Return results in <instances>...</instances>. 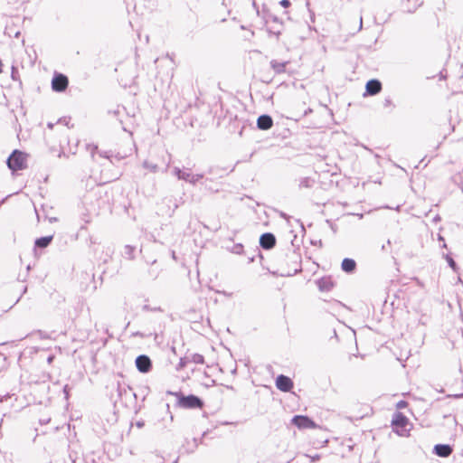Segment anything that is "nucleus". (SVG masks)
<instances>
[{"label": "nucleus", "mask_w": 463, "mask_h": 463, "mask_svg": "<svg viewBox=\"0 0 463 463\" xmlns=\"http://www.w3.org/2000/svg\"><path fill=\"white\" fill-rule=\"evenodd\" d=\"M52 360H53V356H50V357L48 358V363H49V364H51Z\"/></svg>", "instance_id": "7c9ffc66"}, {"label": "nucleus", "mask_w": 463, "mask_h": 463, "mask_svg": "<svg viewBox=\"0 0 463 463\" xmlns=\"http://www.w3.org/2000/svg\"><path fill=\"white\" fill-rule=\"evenodd\" d=\"M203 177V175H202V174H192L190 180L188 182L192 184H195Z\"/></svg>", "instance_id": "a211bd4d"}, {"label": "nucleus", "mask_w": 463, "mask_h": 463, "mask_svg": "<svg viewBox=\"0 0 463 463\" xmlns=\"http://www.w3.org/2000/svg\"><path fill=\"white\" fill-rule=\"evenodd\" d=\"M287 63V61L281 62L277 60H272L270 61V66L276 73H281L285 71Z\"/></svg>", "instance_id": "4468645a"}, {"label": "nucleus", "mask_w": 463, "mask_h": 463, "mask_svg": "<svg viewBox=\"0 0 463 463\" xmlns=\"http://www.w3.org/2000/svg\"><path fill=\"white\" fill-rule=\"evenodd\" d=\"M273 22H274L275 24H278L279 25V27H281V26H282V24L279 21V19H278L277 17H274V18H273Z\"/></svg>", "instance_id": "c85d7f7f"}, {"label": "nucleus", "mask_w": 463, "mask_h": 463, "mask_svg": "<svg viewBox=\"0 0 463 463\" xmlns=\"http://www.w3.org/2000/svg\"><path fill=\"white\" fill-rule=\"evenodd\" d=\"M407 406V402L405 401H401L396 404L397 409H403Z\"/></svg>", "instance_id": "393cba45"}, {"label": "nucleus", "mask_w": 463, "mask_h": 463, "mask_svg": "<svg viewBox=\"0 0 463 463\" xmlns=\"http://www.w3.org/2000/svg\"><path fill=\"white\" fill-rule=\"evenodd\" d=\"M273 125V120L269 115H261L257 119V126L261 130H268Z\"/></svg>", "instance_id": "1a4fd4ad"}, {"label": "nucleus", "mask_w": 463, "mask_h": 463, "mask_svg": "<svg viewBox=\"0 0 463 463\" xmlns=\"http://www.w3.org/2000/svg\"><path fill=\"white\" fill-rule=\"evenodd\" d=\"M135 335H138V336L143 337V334H142V333H139V332L136 333V334H135Z\"/></svg>", "instance_id": "2f4dec72"}, {"label": "nucleus", "mask_w": 463, "mask_h": 463, "mask_svg": "<svg viewBox=\"0 0 463 463\" xmlns=\"http://www.w3.org/2000/svg\"><path fill=\"white\" fill-rule=\"evenodd\" d=\"M48 127H49V128H52V123H49V124H48Z\"/></svg>", "instance_id": "72a5a7b5"}, {"label": "nucleus", "mask_w": 463, "mask_h": 463, "mask_svg": "<svg viewBox=\"0 0 463 463\" xmlns=\"http://www.w3.org/2000/svg\"><path fill=\"white\" fill-rule=\"evenodd\" d=\"M319 458H320V457H319L318 455H317V456H315V457H313V458H312V460H317V459H319Z\"/></svg>", "instance_id": "c756f323"}, {"label": "nucleus", "mask_w": 463, "mask_h": 463, "mask_svg": "<svg viewBox=\"0 0 463 463\" xmlns=\"http://www.w3.org/2000/svg\"><path fill=\"white\" fill-rule=\"evenodd\" d=\"M382 90V84L377 80H371L366 83V91L370 95H375Z\"/></svg>", "instance_id": "9d476101"}, {"label": "nucleus", "mask_w": 463, "mask_h": 463, "mask_svg": "<svg viewBox=\"0 0 463 463\" xmlns=\"http://www.w3.org/2000/svg\"><path fill=\"white\" fill-rule=\"evenodd\" d=\"M434 452L439 457H449L452 453V449L449 445L438 444L434 447Z\"/></svg>", "instance_id": "9b49d317"}, {"label": "nucleus", "mask_w": 463, "mask_h": 463, "mask_svg": "<svg viewBox=\"0 0 463 463\" xmlns=\"http://www.w3.org/2000/svg\"><path fill=\"white\" fill-rule=\"evenodd\" d=\"M143 166L146 169H148L149 171L153 172V173H156L158 171V166L156 164H153V163H149L148 161H144L143 162Z\"/></svg>", "instance_id": "f3484780"}, {"label": "nucleus", "mask_w": 463, "mask_h": 463, "mask_svg": "<svg viewBox=\"0 0 463 463\" xmlns=\"http://www.w3.org/2000/svg\"><path fill=\"white\" fill-rule=\"evenodd\" d=\"M447 260L449 264V266L452 268V269H455L456 267V262L454 261V260L450 257H447Z\"/></svg>", "instance_id": "bb28decb"}, {"label": "nucleus", "mask_w": 463, "mask_h": 463, "mask_svg": "<svg viewBox=\"0 0 463 463\" xmlns=\"http://www.w3.org/2000/svg\"><path fill=\"white\" fill-rule=\"evenodd\" d=\"M268 31L269 34L276 36V38H279L281 33V30L279 28H269Z\"/></svg>", "instance_id": "412c9836"}, {"label": "nucleus", "mask_w": 463, "mask_h": 463, "mask_svg": "<svg viewBox=\"0 0 463 463\" xmlns=\"http://www.w3.org/2000/svg\"><path fill=\"white\" fill-rule=\"evenodd\" d=\"M135 248L130 245H126L123 250V256L127 259L132 260L134 258Z\"/></svg>", "instance_id": "dca6fc26"}, {"label": "nucleus", "mask_w": 463, "mask_h": 463, "mask_svg": "<svg viewBox=\"0 0 463 463\" xmlns=\"http://www.w3.org/2000/svg\"><path fill=\"white\" fill-rule=\"evenodd\" d=\"M173 174L179 179L181 180V176L183 175V170L180 169L179 167H174L173 168Z\"/></svg>", "instance_id": "4be33fe9"}, {"label": "nucleus", "mask_w": 463, "mask_h": 463, "mask_svg": "<svg viewBox=\"0 0 463 463\" xmlns=\"http://www.w3.org/2000/svg\"><path fill=\"white\" fill-rule=\"evenodd\" d=\"M292 424L298 429H315L317 424L308 417L303 415H296L291 420Z\"/></svg>", "instance_id": "20e7f679"}, {"label": "nucleus", "mask_w": 463, "mask_h": 463, "mask_svg": "<svg viewBox=\"0 0 463 463\" xmlns=\"http://www.w3.org/2000/svg\"><path fill=\"white\" fill-rule=\"evenodd\" d=\"M136 366L141 373H147L151 368V360L145 354L138 355L136 359Z\"/></svg>", "instance_id": "0eeeda50"}, {"label": "nucleus", "mask_w": 463, "mask_h": 463, "mask_svg": "<svg viewBox=\"0 0 463 463\" xmlns=\"http://www.w3.org/2000/svg\"><path fill=\"white\" fill-rule=\"evenodd\" d=\"M191 175H192V173L189 169L183 170V175L181 176V180H184V181L188 182L190 180Z\"/></svg>", "instance_id": "aec40b11"}, {"label": "nucleus", "mask_w": 463, "mask_h": 463, "mask_svg": "<svg viewBox=\"0 0 463 463\" xmlns=\"http://www.w3.org/2000/svg\"><path fill=\"white\" fill-rule=\"evenodd\" d=\"M177 397V405L184 409H197L202 408L203 405V401L193 394L184 396L181 393L175 394Z\"/></svg>", "instance_id": "7ed1b4c3"}, {"label": "nucleus", "mask_w": 463, "mask_h": 463, "mask_svg": "<svg viewBox=\"0 0 463 463\" xmlns=\"http://www.w3.org/2000/svg\"><path fill=\"white\" fill-rule=\"evenodd\" d=\"M28 155L19 150H14L7 159V165L12 171L24 170L27 167Z\"/></svg>", "instance_id": "f257e3e1"}, {"label": "nucleus", "mask_w": 463, "mask_h": 463, "mask_svg": "<svg viewBox=\"0 0 463 463\" xmlns=\"http://www.w3.org/2000/svg\"><path fill=\"white\" fill-rule=\"evenodd\" d=\"M275 243L276 238L272 233H264L260 238V244L263 249L269 250L275 246Z\"/></svg>", "instance_id": "6e6552de"}, {"label": "nucleus", "mask_w": 463, "mask_h": 463, "mask_svg": "<svg viewBox=\"0 0 463 463\" xmlns=\"http://www.w3.org/2000/svg\"><path fill=\"white\" fill-rule=\"evenodd\" d=\"M68 86V79L62 74L55 75L52 81V87L55 91H63Z\"/></svg>", "instance_id": "423d86ee"}, {"label": "nucleus", "mask_w": 463, "mask_h": 463, "mask_svg": "<svg viewBox=\"0 0 463 463\" xmlns=\"http://www.w3.org/2000/svg\"><path fill=\"white\" fill-rule=\"evenodd\" d=\"M279 4H280L281 6L285 7V8H287V7H288L290 5L289 0H281L279 2Z\"/></svg>", "instance_id": "cd10ccee"}, {"label": "nucleus", "mask_w": 463, "mask_h": 463, "mask_svg": "<svg viewBox=\"0 0 463 463\" xmlns=\"http://www.w3.org/2000/svg\"><path fill=\"white\" fill-rule=\"evenodd\" d=\"M276 387L281 392H289L293 388L292 380L283 374H280L276 379Z\"/></svg>", "instance_id": "39448f33"}, {"label": "nucleus", "mask_w": 463, "mask_h": 463, "mask_svg": "<svg viewBox=\"0 0 463 463\" xmlns=\"http://www.w3.org/2000/svg\"><path fill=\"white\" fill-rule=\"evenodd\" d=\"M311 182H312V181H311L310 179L306 178V179L301 180V182H300V184H299V185H300L301 187H310V186H311Z\"/></svg>", "instance_id": "5701e85b"}, {"label": "nucleus", "mask_w": 463, "mask_h": 463, "mask_svg": "<svg viewBox=\"0 0 463 463\" xmlns=\"http://www.w3.org/2000/svg\"><path fill=\"white\" fill-rule=\"evenodd\" d=\"M383 106L384 109H391L394 107L392 99L390 97H388L384 99Z\"/></svg>", "instance_id": "6ab92c4d"}, {"label": "nucleus", "mask_w": 463, "mask_h": 463, "mask_svg": "<svg viewBox=\"0 0 463 463\" xmlns=\"http://www.w3.org/2000/svg\"><path fill=\"white\" fill-rule=\"evenodd\" d=\"M194 361L196 363V364H203V355L201 354H195L194 356Z\"/></svg>", "instance_id": "b1692460"}, {"label": "nucleus", "mask_w": 463, "mask_h": 463, "mask_svg": "<svg viewBox=\"0 0 463 463\" xmlns=\"http://www.w3.org/2000/svg\"><path fill=\"white\" fill-rule=\"evenodd\" d=\"M392 424L393 431L396 432L399 436L405 437L409 435L411 430V423L408 418L402 413L397 412L393 415Z\"/></svg>", "instance_id": "f03ea898"}, {"label": "nucleus", "mask_w": 463, "mask_h": 463, "mask_svg": "<svg viewBox=\"0 0 463 463\" xmlns=\"http://www.w3.org/2000/svg\"><path fill=\"white\" fill-rule=\"evenodd\" d=\"M172 258H173V259H175V252H174V251H173V253H172Z\"/></svg>", "instance_id": "473e14b6"}, {"label": "nucleus", "mask_w": 463, "mask_h": 463, "mask_svg": "<svg viewBox=\"0 0 463 463\" xmlns=\"http://www.w3.org/2000/svg\"><path fill=\"white\" fill-rule=\"evenodd\" d=\"M143 309L144 310H151V311H161L160 307H153V308H151V307H149L147 305H145L143 307Z\"/></svg>", "instance_id": "a878e982"}, {"label": "nucleus", "mask_w": 463, "mask_h": 463, "mask_svg": "<svg viewBox=\"0 0 463 463\" xmlns=\"http://www.w3.org/2000/svg\"><path fill=\"white\" fill-rule=\"evenodd\" d=\"M52 241V236L41 237L35 241V246L39 248L47 247Z\"/></svg>", "instance_id": "2eb2a0df"}, {"label": "nucleus", "mask_w": 463, "mask_h": 463, "mask_svg": "<svg viewBox=\"0 0 463 463\" xmlns=\"http://www.w3.org/2000/svg\"><path fill=\"white\" fill-rule=\"evenodd\" d=\"M356 267V263L353 259L345 258L343 260L341 268L345 272L352 273Z\"/></svg>", "instance_id": "f8f14e48"}, {"label": "nucleus", "mask_w": 463, "mask_h": 463, "mask_svg": "<svg viewBox=\"0 0 463 463\" xmlns=\"http://www.w3.org/2000/svg\"><path fill=\"white\" fill-rule=\"evenodd\" d=\"M320 291H329L333 288V282L328 278H322L317 282Z\"/></svg>", "instance_id": "ddd939ff"}]
</instances>
